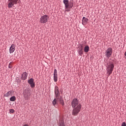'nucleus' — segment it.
<instances>
[{"label":"nucleus","instance_id":"f257e3e1","mask_svg":"<svg viewBox=\"0 0 126 126\" xmlns=\"http://www.w3.org/2000/svg\"><path fill=\"white\" fill-rule=\"evenodd\" d=\"M71 105L73 108L72 112V116H77L79 114V112L81 111V104L79 103L78 99L77 98L73 99Z\"/></svg>","mask_w":126,"mask_h":126},{"label":"nucleus","instance_id":"f03ea898","mask_svg":"<svg viewBox=\"0 0 126 126\" xmlns=\"http://www.w3.org/2000/svg\"><path fill=\"white\" fill-rule=\"evenodd\" d=\"M115 67L114 63L112 62H109L106 65V71L108 76H110L113 72V70Z\"/></svg>","mask_w":126,"mask_h":126},{"label":"nucleus","instance_id":"7ed1b4c3","mask_svg":"<svg viewBox=\"0 0 126 126\" xmlns=\"http://www.w3.org/2000/svg\"><path fill=\"white\" fill-rule=\"evenodd\" d=\"M59 103V104H61V105H62V106H63L64 105V102L63 101V97H60V98H57V97H55L52 101V104L53 106L58 105Z\"/></svg>","mask_w":126,"mask_h":126},{"label":"nucleus","instance_id":"20e7f679","mask_svg":"<svg viewBox=\"0 0 126 126\" xmlns=\"http://www.w3.org/2000/svg\"><path fill=\"white\" fill-rule=\"evenodd\" d=\"M63 3H64L65 5V8L66 11H69L70 8H72V7H73V3L70 2L68 1V0H63Z\"/></svg>","mask_w":126,"mask_h":126},{"label":"nucleus","instance_id":"39448f33","mask_svg":"<svg viewBox=\"0 0 126 126\" xmlns=\"http://www.w3.org/2000/svg\"><path fill=\"white\" fill-rule=\"evenodd\" d=\"M49 18H50V17L47 15H44L42 16H41L39 20V22L40 23H42V24H44V23H47L48 21H49Z\"/></svg>","mask_w":126,"mask_h":126},{"label":"nucleus","instance_id":"423d86ee","mask_svg":"<svg viewBox=\"0 0 126 126\" xmlns=\"http://www.w3.org/2000/svg\"><path fill=\"white\" fill-rule=\"evenodd\" d=\"M112 54H113V49L111 47L108 48L105 51V56L106 58H108V59L109 58H111V56H112Z\"/></svg>","mask_w":126,"mask_h":126},{"label":"nucleus","instance_id":"0eeeda50","mask_svg":"<svg viewBox=\"0 0 126 126\" xmlns=\"http://www.w3.org/2000/svg\"><path fill=\"white\" fill-rule=\"evenodd\" d=\"M19 0H9L8 6L9 8L12 7L14 4H17Z\"/></svg>","mask_w":126,"mask_h":126},{"label":"nucleus","instance_id":"6e6552de","mask_svg":"<svg viewBox=\"0 0 126 126\" xmlns=\"http://www.w3.org/2000/svg\"><path fill=\"white\" fill-rule=\"evenodd\" d=\"M55 98H56V99H59L61 98V97H62L60 96V91L59 90V87L58 86H55Z\"/></svg>","mask_w":126,"mask_h":126},{"label":"nucleus","instance_id":"1a4fd4ad","mask_svg":"<svg viewBox=\"0 0 126 126\" xmlns=\"http://www.w3.org/2000/svg\"><path fill=\"white\" fill-rule=\"evenodd\" d=\"M30 89H28L27 91H25L24 93V96L25 98H29L30 95H31V92Z\"/></svg>","mask_w":126,"mask_h":126},{"label":"nucleus","instance_id":"9d476101","mask_svg":"<svg viewBox=\"0 0 126 126\" xmlns=\"http://www.w3.org/2000/svg\"><path fill=\"white\" fill-rule=\"evenodd\" d=\"M28 83L31 85V87H32V88H34V87H35V83H34L33 79L31 78L29 80Z\"/></svg>","mask_w":126,"mask_h":126},{"label":"nucleus","instance_id":"9b49d317","mask_svg":"<svg viewBox=\"0 0 126 126\" xmlns=\"http://www.w3.org/2000/svg\"><path fill=\"white\" fill-rule=\"evenodd\" d=\"M54 80L55 82H57L58 81V72L57 71V69H55L54 71Z\"/></svg>","mask_w":126,"mask_h":126},{"label":"nucleus","instance_id":"f8f14e48","mask_svg":"<svg viewBox=\"0 0 126 126\" xmlns=\"http://www.w3.org/2000/svg\"><path fill=\"white\" fill-rule=\"evenodd\" d=\"M89 20L86 18L85 17H83L82 19V24L83 25H86L87 23H88Z\"/></svg>","mask_w":126,"mask_h":126},{"label":"nucleus","instance_id":"ddd939ff","mask_svg":"<svg viewBox=\"0 0 126 126\" xmlns=\"http://www.w3.org/2000/svg\"><path fill=\"white\" fill-rule=\"evenodd\" d=\"M80 47L78 50L79 55L82 56L83 54V45L82 44L80 45Z\"/></svg>","mask_w":126,"mask_h":126},{"label":"nucleus","instance_id":"4468645a","mask_svg":"<svg viewBox=\"0 0 126 126\" xmlns=\"http://www.w3.org/2000/svg\"><path fill=\"white\" fill-rule=\"evenodd\" d=\"M15 51V45L12 44L9 49L10 54H12Z\"/></svg>","mask_w":126,"mask_h":126},{"label":"nucleus","instance_id":"2eb2a0df","mask_svg":"<svg viewBox=\"0 0 126 126\" xmlns=\"http://www.w3.org/2000/svg\"><path fill=\"white\" fill-rule=\"evenodd\" d=\"M12 95H13V92L10 91L5 94L4 96L5 97H10V96H12Z\"/></svg>","mask_w":126,"mask_h":126},{"label":"nucleus","instance_id":"dca6fc26","mask_svg":"<svg viewBox=\"0 0 126 126\" xmlns=\"http://www.w3.org/2000/svg\"><path fill=\"white\" fill-rule=\"evenodd\" d=\"M27 76H28V74H27L26 72H24L22 75V79L23 80H26V78H27Z\"/></svg>","mask_w":126,"mask_h":126},{"label":"nucleus","instance_id":"f3484780","mask_svg":"<svg viewBox=\"0 0 126 126\" xmlns=\"http://www.w3.org/2000/svg\"><path fill=\"white\" fill-rule=\"evenodd\" d=\"M84 51L85 53H88L89 52V46L88 45H87L85 47Z\"/></svg>","mask_w":126,"mask_h":126},{"label":"nucleus","instance_id":"a211bd4d","mask_svg":"<svg viewBox=\"0 0 126 126\" xmlns=\"http://www.w3.org/2000/svg\"><path fill=\"white\" fill-rule=\"evenodd\" d=\"M59 124V126H64V124L63 123V119H60Z\"/></svg>","mask_w":126,"mask_h":126},{"label":"nucleus","instance_id":"6ab92c4d","mask_svg":"<svg viewBox=\"0 0 126 126\" xmlns=\"http://www.w3.org/2000/svg\"><path fill=\"white\" fill-rule=\"evenodd\" d=\"M16 100V97L15 96H13L10 98V101L11 102H14Z\"/></svg>","mask_w":126,"mask_h":126},{"label":"nucleus","instance_id":"aec40b11","mask_svg":"<svg viewBox=\"0 0 126 126\" xmlns=\"http://www.w3.org/2000/svg\"><path fill=\"white\" fill-rule=\"evenodd\" d=\"M11 64H12L11 63H10L9 64V66H8L9 68H12V66H11Z\"/></svg>","mask_w":126,"mask_h":126},{"label":"nucleus","instance_id":"412c9836","mask_svg":"<svg viewBox=\"0 0 126 126\" xmlns=\"http://www.w3.org/2000/svg\"><path fill=\"white\" fill-rule=\"evenodd\" d=\"M121 126H126V122H123V123L122 124Z\"/></svg>","mask_w":126,"mask_h":126},{"label":"nucleus","instance_id":"4be33fe9","mask_svg":"<svg viewBox=\"0 0 126 126\" xmlns=\"http://www.w3.org/2000/svg\"><path fill=\"white\" fill-rule=\"evenodd\" d=\"M10 112V113H14V110L11 109Z\"/></svg>","mask_w":126,"mask_h":126},{"label":"nucleus","instance_id":"5701e85b","mask_svg":"<svg viewBox=\"0 0 126 126\" xmlns=\"http://www.w3.org/2000/svg\"><path fill=\"white\" fill-rule=\"evenodd\" d=\"M23 126H29V125H27V124H26V125H24Z\"/></svg>","mask_w":126,"mask_h":126},{"label":"nucleus","instance_id":"b1692460","mask_svg":"<svg viewBox=\"0 0 126 126\" xmlns=\"http://www.w3.org/2000/svg\"><path fill=\"white\" fill-rule=\"evenodd\" d=\"M125 56H126V52H125Z\"/></svg>","mask_w":126,"mask_h":126}]
</instances>
